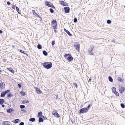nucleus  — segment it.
I'll return each mask as SVG.
<instances>
[{"instance_id": "0eeeda50", "label": "nucleus", "mask_w": 125, "mask_h": 125, "mask_svg": "<svg viewBox=\"0 0 125 125\" xmlns=\"http://www.w3.org/2000/svg\"><path fill=\"white\" fill-rule=\"evenodd\" d=\"M64 9L65 10V13H68L69 12L70 9L69 7H65Z\"/></svg>"}, {"instance_id": "5701e85b", "label": "nucleus", "mask_w": 125, "mask_h": 125, "mask_svg": "<svg viewBox=\"0 0 125 125\" xmlns=\"http://www.w3.org/2000/svg\"><path fill=\"white\" fill-rule=\"evenodd\" d=\"M35 119L34 118H32L30 119L29 120L30 121H31L33 122L35 120Z\"/></svg>"}, {"instance_id": "ddd939ff", "label": "nucleus", "mask_w": 125, "mask_h": 125, "mask_svg": "<svg viewBox=\"0 0 125 125\" xmlns=\"http://www.w3.org/2000/svg\"><path fill=\"white\" fill-rule=\"evenodd\" d=\"M7 69L9 70V71L11 72L12 73H14V71L13 70L12 68H7Z\"/></svg>"}, {"instance_id": "a18cd8bd", "label": "nucleus", "mask_w": 125, "mask_h": 125, "mask_svg": "<svg viewBox=\"0 0 125 125\" xmlns=\"http://www.w3.org/2000/svg\"><path fill=\"white\" fill-rule=\"evenodd\" d=\"M90 106H91V105L89 104L88 105L87 107V108H87V109L88 110V109L90 108Z\"/></svg>"}, {"instance_id": "a19ab883", "label": "nucleus", "mask_w": 125, "mask_h": 125, "mask_svg": "<svg viewBox=\"0 0 125 125\" xmlns=\"http://www.w3.org/2000/svg\"><path fill=\"white\" fill-rule=\"evenodd\" d=\"M20 52H21L22 53H23V54H25V52L23 50H20Z\"/></svg>"}, {"instance_id": "5fc2aeb1", "label": "nucleus", "mask_w": 125, "mask_h": 125, "mask_svg": "<svg viewBox=\"0 0 125 125\" xmlns=\"http://www.w3.org/2000/svg\"><path fill=\"white\" fill-rule=\"evenodd\" d=\"M21 111H24V110L23 109H21Z\"/></svg>"}, {"instance_id": "f3484780", "label": "nucleus", "mask_w": 125, "mask_h": 125, "mask_svg": "<svg viewBox=\"0 0 125 125\" xmlns=\"http://www.w3.org/2000/svg\"><path fill=\"white\" fill-rule=\"evenodd\" d=\"M6 94V93H5L4 92H2L1 93V97H4L5 96Z\"/></svg>"}, {"instance_id": "20e7f679", "label": "nucleus", "mask_w": 125, "mask_h": 125, "mask_svg": "<svg viewBox=\"0 0 125 125\" xmlns=\"http://www.w3.org/2000/svg\"><path fill=\"white\" fill-rule=\"evenodd\" d=\"M94 48V47H91L88 50V52L89 53V54L93 55L94 53L92 52L93 51V49Z\"/></svg>"}, {"instance_id": "9d476101", "label": "nucleus", "mask_w": 125, "mask_h": 125, "mask_svg": "<svg viewBox=\"0 0 125 125\" xmlns=\"http://www.w3.org/2000/svg\"><path fill=\"white\" fill-rule=\"evenodd\" d=\"M34 88L35 89L37 93V94H39L41 93V91L38 88L36 87H35Z\"/></svg>"}, {"instance_id": "a878e982", "label": "nucleus", "mask_w": 125, "mask_h": 125, "mask_svg": "<svg viewBox=\"0 0 125 125\" xmlns=\"http://www.w3.org/2000/svg\"><path fill=\"white\" fill-rule=\"evenodd\" d=\"M19 120H20L19 119H15V120L14 121V123H17L18 122Z\"/></svg>"}, {"instance_id": "f257e3e1", "label": "nucleus", "mask_w": 125, "mask_h": 125, "mask_svg": "<svg viewBox=\"0 0 125 125\" xmlns=\"http://www.w3.org/2000/svg\"><path fill=\"white\" fill-rule=\"evenodd\" d=\"M43 65L46 68L49 69L52 67V65L51 62H46L43 63Z\"/></svg>"}, {"instance_id": "4be33fe9", "label": "nucleus", "mask_w": 125, "mask_h": 125, "mask_svg": "<svg viewBox=\"0 0 125 125\" xmlns=\"http://www.w3.org/2000/svg\"><path fill=\"white\" fill-rule=\"evenodd\" d=\"M43 54L45 56H47L48 55L47 52L45 50H44L43 51Z\"/></svg>"}, {"instance_id": "bb28decb", "label": "nucleus", "mask_w": 125, "mask_h": 125, "mask_svg": "<svg viewBox=\"0 0 125 125\" xmlns=\"http://www.w3.org/2000/svg\"><path fill=\"white\" fill-rule=\"evenodd\" d=\"M57 22L55 20H53L52 21V23L53 24L56 23Z\"/></svg>"}, {"instance_id": "de8ad7c7", "label": "nucleus", "mask_w": 125, "mask_h": 125, "mask_svg": "<svg viewBox=\"0 0 125 125\" xmlns=\"http://www.w3.org/2000/svg\"><path fill=\"white\" fill-rule=\"evenodd\" d=\"M74 85L76 87V88H77V84L75 83H74Z\"/></svg>"}, {"instance_id": "4468645a", "label": "nucleus", "mask_w": 125, "mask_h": 125, "mask_svg": "<svg viewBox=\"0 0 125 125\" xmlns=\"http://www.w3.org/2000/svg\"><path fill=\"white\" fill-rule=\"evenodd\" d=\"M4 100L3 99H0V104H2L4 102Z\"/></svg>"}, {"instance_id": "72a5a7b5", "label": "nucleus", "mask_w": 125, "mask_h": 125, "mask_svg": "<svg viewBox=\"0 0 125 125\" xmlns=\"http://www.w3.org/2000/svg\"><path fill=\"white\" fill-rule=\"evenodd\" d=\"M21 93V95H25V93L24 92H23V91H21L20 92Z\"/></svg>"}, {"instance_id": "4d7b16f0", "label": "nucleus", "mask_w": 125, "mask_h": 125, "mask_svg": "<svg viewBox=\"0 0 125 125\" xmlns=\"http://www.w3.org/2000/svg\"><path fill=\"white\" fill-rule=\"evenodd\" d=\"M41 117L42 118H45V117H44V116H43V115H42L41 116Z\"/></svg>"}, {"instance_id": "7c9ffc66", "label": "nucleus", "mask_w": 125, "mask_h": 125, "mask_svg": "<svg viewBox=\"0 0 125 125\" xmlns=\"http://www.w3.org/2000/svg\"><path fill=\"white\" fill-rule=\"evenodd\" d=\"M50 11L51 13H53L54 12L52 8H50Z\"/></svg>"}, {"instance_id": "6e6552de", "label": "nucleus", "mask_w": 125, "mask_h": 125, "mask_svg": "<svg viewBox=\"0 0 125 125\" xmlns=\"http://www.w3.org/2000/svg\"><path fill=\"white\" fill-rule=\"evenodd\" d=\"M45 4L46 5L48 6L51 7L52 4L51 3L49 2L48 1H46L45 2Z\"/></svg>"}, {"instance_id": "9b49d317", "label": "nucleus", "mask_w": 125, "mask_h": 125, "mask_svg": "<svg viewBox=\"0 0 125 125\" xmlns=\"http://www.w3.org/2000/svg\"><path fill=\"white\" fill-rule=\"evenodd\" d=\"M64 30L65 32L70 36H71L72 35L70 33L69 31L65 29H64Z\"/></svg>"}, {"instance_id": "a211bd4d", "label": "nucleus", "mask_w": 125, "mask_h": 125, "mask_svg": "<svg viewBox=\"0 0 125 125\" xmlns=\"http://www.w3.org/2000/svg\"><path fill=\"white\" fill-rule=\"evenodd\" d=\"M2 125H10V124H8V122L7 121H5V122H3L2 124Z\"/></svg>"}, {"instance_id": "473e14b6", "label": "nucleus", "mask_w": 125, "mask_h": 125, "mask_svg": "<svg viewBox=\"0 0 125 125\" xmlns=\"http://www.w3.org/2000/svg\"><path fill=\"white\" fill-rule=\"evenodd\" d=\"M114 94L115 95L117 96H119V94L116 91L115 92Z\"/></svg>"}, {"instance_id": "c85d7f7f", "label": "nucleus", "mask_w": 125, "mask_h": 125, "mask_svg": "<svg viewBox=\"0 0 125 125\" xmlns=\"http://www.w3.org/2000/svg\"><path fill=\"white\" fill-rule=\"evenodd\" d=\"M42 46L41 45H40V44H38L37 45V48L39 49H41L42 48Z\"/></svg>"}, {"instance_id": "c756f323", "label": "nucleus", "mask_w": 125, "mask_h": 125, "mask_svg": "<svg viewBox=\"0 0 125 125\" xmlns=\"http://www.w3.org/2000/svg\"><path fill=\"white\" fill-rule=\"evenodd\" d=\"M13 96V95L12 94H9L8 95V97L9 98H10Z\"/></svg>"}, {"instance_id": "2f4dec72", "label": "nucleus", "mask_w": 125, "mask_h": 125, "mask_svg": "<svg viewBox=\"0 0 125 125\" xmlns=\"http://www.w3.org/2000/svg\"><path fill=\"white\" fill-rule=\"evenodd\" d=\"M25 107V106L24 105H20V107L21 109L24 108Z\"/></svg>"}, {"instance_id": "37998d69", "label": "nucleus", "mask_w": 125, "mask_h": 125, "mask_svg": "<svg viewBox=\"0 0 125 125\" xmlns=\"http://www.w3.org/2000/svg\"><path fill=\"white\" fill-rule=\"evenodd\" d=\"M24 123L23 122H21L19 124V125H23Z\"/></svg>"}, {"instance_id": "13d9d810", "label": "nucleus", "mask_w": 125, "mask_h": 125, "mask_svg": "<svg viewBox=\"0 0 125 125\" xmlns=\"http://www.w3.org/2000/svg\"><path fill=\"white\" fill-rule=\"evenodd\" d=\"M5 105H2V106L3 107H5Z\"/></svg>"}, {"instance_id": "423d86ee", "label": "nucleus", "mask_w": 125, "mask_h": 125, "mask_svg": "<svg viewBox=\"0 0 125 125\" xmlns=\"http://www.w3.org/2000/svg\"><path fill=\"white\" fill-rule=\"evenodd\" d=\"M74 46L76 50H79L80 48V45L79 43H77L76 44L74 45Z\"/></svg>"}, {"instance_id": "cd10ccee", "label": "nucleus", "mask_w": 125, "mask_h": 125, "mask_svg": "<svg viewBox=\"0 0 125 125\" xmlns=\"http://www.w3.org/2000/svg\"><path fill=\"white\" fill-rule=\"evenodd\" d=\"M109 80L110 81L112 82L113 81V79L110 76H109L108 77Z\"/></svg>"}, {"instance_id": "bf43d9fd", "label": "nucleus", "mask_w": 125, "mask_h": 125, "mask_svg": "<svg viewBox=\"0 0 125 125\" xmlns=\"http://www.w3.org/2000/svg\"><path fill=\"white\" fill-rule=\"evenodd\" d=\"M54 31L55 32V33H56L57 32V31L55 30H54Z\"/></svg>"}, {"instance_id": "aec40b11", "label": "nucleus", "mask_w": 125, "mask_h": 125, "mask_svg": "<svg viewBox=\"0 0 125 125\" xmlns=\"http://www.w3.org/2000/svg\"><path fill=\"white\" fill-rule=\"evenodd\" d=\"M112 91L114 93L116 92V88L115 87H113L112 89Z\"/></svg>"}, {"instance_id": "8fccbe9b", "label": "nucleus", "mask_w": 125, "mask_h": 125, "mask_svg": "<svg viewBox=\"0 0 125 125\" xmlns=\"http://www.w3.org/2000/svg\"><path fill=\"white\" fill-rule=\"evenodd\" d=\"M51 7L54 9L55 8V7L54 6V5H52H52L51 6Z\"/></svg>"}, {"instance_id": "b1692460", "label": "nucleus", "mask_w": 125, "mask_h": 125, "mask_svg": "<svg viewBox=\"0 0 125 125\" xmlns=\"http://www.w3.org/2000/svg\"><path fill=\"white\" fill-rule=\"evenodd\" d=\"M53 28L54 29H55L56 28V27L57 25V23H55L54 24H53Z\"/></svg>"}, {"instance_id": "dca6fc26", "label": "nucleus", "mask_w": 125, "mask_h": 125, "mask_svg": "<svg viewBox=\"0 0 125 125\" xmlns=\"http://www.w3.org/2000/svg\"><path fill=\"white\" fill-rule=\"evenodd\" d=\"M13 109H12L11 108H10L7 110V112L8 113H11Z\"/></svg>"}, {"instance_id": "ea45409f", "label": "nucleus", "mask_w": 125, "mask_h": 125, "mask_svg": "<svg viewBox=\"0 0 125 125\" xmlns=\"http://www.w3.org/2000/svg\"><path fill=\"white\" fill-rule=\"evenodd\" d=\"M70 55V54H66L65 55L64 57L65 58H66L67 56H69Z\"/></svg>"}, {"instance_id": "2eb2a0df", "label": "nucleus", "mask_w": 125, "mask_h": 125, "mask_svg": "<svg viewBox=\"0 0 125 125\" xmlns=\"http://www.w3.org/2000/svg\"><path fill=\"white\" fill-rule=\"evenodd\" d=\"M39 122H43L44 121V120L43 118H42L41 117H39Z\"/></svg>"}, {"instance_id": "393cba45", "label": "nucleus", "mask_w": 125, "mask_h": 125, "mask_svg": "<svg viewBox=\"0 0 125 125\" xmlns=\"http://www.w3.org/2000/svg\"><path fill=\"white\" fill-rule=\"evenodd\" d=\"M29 103V102L28 101L26 100H23L22 101V103L23 104H25L26 103Z\"/></svg>"}, {"instance_id": "09e8293b", "label": "nucleus", "mask_w": 125, "mask_h": 125, "mask_svg": "<svg viewBox=\"0 0 125 125\" xmlns=\"http://www.w3.org/2000/svg\"><path fill=\"white\" fill-rule=\"evenodd\" d=\"M12 8L13 9H15V6L13 5L12 7Z\"/></svg>"}, {"instance_id": "c03bdc74", "label": "nucleus", "mask_w": 125, "mask_h": 125, "mask_svg": "<svg viewBox=\"0 0 125 125\" xmlns=\"http://www.w3.org/2000/svg\"><path fill=\"white\" fill-rule=\"evenodd\" d=\"M18 86L19 88H21V85L19 84H18Z\"/></svg>"}, {"instance_id": "6ab92c4d", "label": "nucleus", "mask_w": 125, "mask_h": 125, "mask_svg": "<svg viewBox=\"0 0 125 125\" xmlns=\"http://www.w3.org/2000/svg\"><path fill=\"white\" fill-rule=\"evenodd\" d=\"M117 79L120 82H122L123 81V79H122L120 77H118L117 78Z\"/></svg>"}, {"instance_id": "79ce46f5", "label": "nucleus", "mask_w": 125, "mask_h": 125, "mask_svg": "<svg viewBox=\"0 0 125 125\" xmlns=\"http://www.w3.org/2000/svg\"><path fill=\"white\" fill-rule=\"evenodd\" d=\"M55 44V42L54 41H52V45H53Z\"/></svg>"}, {"instance_id": "f03ea898", "label": "nucleus", "mask_w": 125, "mask_h": 125, "mask_svg": "<svg viewBox=\"0 0 125 125\" xmlns=\"http://www.w3.org/2000/svg\"><path fill=\"white\" fill-rule=\"evenodd\" d=\"M88 111L87 108H84L81 109L80 110V113L81 114L83 113H85Z\"/></svg>"}, {"instance_id": "e433bc0d", "label": "nucleus", "mask_w": 125, "mask_h": 125, "mask_svg": "<svg viewBox=\"0 0 125 125\" xmlns=\"http://www.w3.org/2000/svg\"><path fill=\"white\" fill-rule=\"evenodd\" d=\"M16 10L17 11V12H18V13L19 14H20L19 13V8L17 7H16Z\"/></svg>"}, {"instance_id": "3c124183", "label": "nucleus", "mask_w": 125, "mask_h": 125, "mask_svg": "<svg viewBox=\"0 0 125 125\" xmlns=\"http://www.w3.org/2000/svg\"><path fill=\"white\" fill-rule=\"evenodd\" d=\"M7 3L8 5H10L11 4L10 2L9 1L7 2Z\"/></svg>"}, {"instance_id": "c9c22d12", "label": "nucleus", "mask_w": 125, "mask_h": 125, "mask_svg": "<svg viewBox=\"0 0 125 125\" xmlns=\"http://www.w3.org/2000/svg\"><path fill=\"white\" fill-rule=\"evenodd\" d=\"M107 23L108 24H110L111 23V21L110 20H107Z\"/></svg>"}, {"instance_id": "6e6d98bb", "label": "nucleus", "mask_w": 125, "mask_h": 125, "mask_svg": "<svg viewBox=\"0 0 125 125\" xmlns=\"http://www.w3.org/2000/svg\"><path fill=\"white\" fill-rule=\"evenodd\" d=\"M3 32V31L1 30H0V33H2Z\"/></svg>"}, {"instance_id": "f8f14e48", "label": "nucleus", "mask_w": 125, "mask_h": 125, "mask_svg": "<svg viewBox=\"0 0 125 125\" xmlns=\"http://www.w3.org/2000/svg\"><path fill=\"white\" fill-rule=\"evenodd\" d=\"M60 3L61 5H63L65 6H67V4L63 1H61Z\"/></svg>"}, {"instance_id": "7ed1b4c3", "label": "nucleus", "mask_w": 125, "mask_h": 125, "mask_svg": "<svg viewBox=\"0 0 125 125\" xmlns=\"http://www.w3.org/2000/svg\"><path fill=\"white\" fill-rule=\"evenodd\" d=\"M52 113L54 116L57 118H59L60 117V115L57 112L55 111H52Z\"/></svg>"}, {"instance_id": "412c9836", "label": "nucleus", "mask_w": 125, "mask_h": 125, "mask_svg": "<svg viewBox=\"0 0 125 125\" xmlns=\"http://www.w3.org/2000/svg\"><path fill=\"white\" fill-rule=\"evenodd\" d=\"M42 114V112H39L38 113V117H41Z\"/></svg>"}, {"instance_id": "1a4fd4ad", "label": "nucleus", "mask_w": 125, "mask_h": 125, "mask_svg": "<svg viewBox=\"0 0 125 125\" xmlns=\"http://www.w3.org/2000/svg\"><path fill=\"white\" fill-rule=\"evenodd\" d=\"M67 59L68 61H70L73 60V58L72 56L70 55L69 56L67 57Z\"/></svg>"}, {"instance_id": "f704fd0d", "label": "nucleus", "mask_w": 125, "mask_h": 125, "mask_svg": "<svg viewBox=\"0 0 125 125\" xmlns=\"http://www.w3.org/2000/svg\"><path fill=\"white\" fill-rule=\"evenodd\" d=\"M120 105L121 107L122 108H124L125 107V105H124L123 103H121L120 104Z\"/></svg>"}, {"instance_id": "58836bf2", "label": "nucleus", "mask_w": 125, "mask_h": 125, "mask_svg": "<svg viewBox=\"0 0 125 125\" xmlns=\"http://www.w3.org/2000/svg\"><path fill=\"white\" fill-rule=\"evenodd\" d=\"M10 91V90H7L5 91L4 92L6 93V94L7 93L9 92Z\"/></svg>"}, {"instance_id": "864d4df0", "label": "nucleus", "mask_w": 125, "mask_h": 125, "mask_svg": "<svg viewBox=\"0 0 125 125\" xmlns=\"http://www.w3.org/2000/svg\"><path fill=\"white\" fill-rule=\"evenodd\" d=\"M92 80V79L91 78L89 79V80H88V82H89L90 81H91Z\"/></svg>"}, {"instance_id": "39448f33", "label": "nucleus", "mask_w": 125, "mask_h": 125, "mask_svg": "<svg viewBox=\"0 0 125 125\" xmlns=\"http://www.w3.org/2000/svg\"><path fill=\"white\" fill-rule=\"evenodd\" d=\"M119 90L121 93H122L124 92L125 88L123 87L120 86Z\"/></svg>"}, {"instance_id": "603ef678", "label": "nucleus", "mask_w": 125, "mask_h": 125, "mask_svg": "<svg viewBox=\"0 0 125 125\" xmlns=\"http://www.w3.org/2000/svg\"><path fill=\"white\" fill-rule=\"evenodd\" d=\"M32 12L33 14H34L35 12V11L33 10H32Z\"/></svg>"}, {"instance_id": "4c0bfd02", "label": "nucleus", "mask_w": 125, "mask_h": 125, "mask_svg": "<svg viewBox=\"0 0 125 125\" xmlns=\"http://www.w3.org/2000/svg\"><path fill=\"white\" fill-rule=\"evenodd\" d=\"M77 21V19L76 18H75L74 19V22L75 23H76Z\"/></svg>"}, {"instance_id": "680f3d73", "label": "nucleus", "mask_w": 125, "mask_h": 125, "mask_svg": "<svg viewBox=\"0 0 125 125\" xmlns=\"http://www.w3.org/2000/svg\"><path fill=\"white\" fill-rule=\"evenodd\" d=\"M37 13H36V12H35L34 14V15H36V14H37Z\"/></svg>"}, {"instance_id": "052dcab7", "label": "nucleus", "mask_w": 125, "mask_h": 125, "mask_svg": "<svg viewBox=\"0 0 125 125\" xmlns=\"http://www.w3.org/2000/svg\"><path fill=\"white\" fill-rule=\"evenodd\" d=\"M56 99H58V96H56Z\"/></svg>"}, {"instance_id": "49530a36", "label": "nucleus", "mask_w": 125, "mask_h": 125, "mask_svg": "<svg viewBox=\"0 0 125 125\" xmlns=\"http://www.w3.org/2000/svg\"><path fill=\"white\" fill-rule=\"evenodd\" d=\"M35 15L38 17H39V18L40 17V16L37 14H36V15Z\"/></svg>"}]
</instances>
